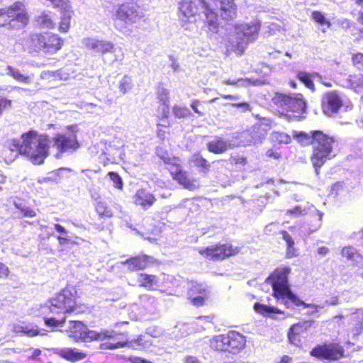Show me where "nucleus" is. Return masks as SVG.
Instances as JSON below:
<instances>
[{"instance_id": "obj_1", "label": "nucleus", "mask_w": 363, "mask_h": 363, "mask_svg": "<svg viewBox=\"0 0 363 363\" xmlns=\"http://www.w3.org/2000/svg\"><path fill=\"white\" fill-rule=\"evenodd\" d=\"M11 151L25 155L34 164H43L49 155L50 140L46 135H38L35 131H29L20 139L9 142Z\"/></svg>"}, {"instance_id": "obj_2", "label": "nucleus", "mask_w": 363, "mask_h": 363, "mask_svg": "<svg viewBox=\"0 0 363 363\" xmlns=\"http://www.w3.org/2000/svg\"><path fill=\"white\" fill-rule=\"evenodd\" d=\"M290 272L291 269L289 267L277 268L267 279L266 281L271 284L272 287L274 297L280 303H283L288 308L303 306L305 308L314 309L308 313L311 315L318 312V306L306 303L291 291L288 280V275Z\"/></svg>"}, {"instance_id": "obj_3", "label": "nucleus", "mask_w": 363, "mask_h": 363, "mask_svg": "<svg viewBox=\"0 0 363 363\" xmlns=\"http://www.w3.org/2000/svg\"><path fill=\"white\" fill-rule=\"evenodd\" d=\"M313 138L312 145L313 148L311 162L315 169L316 174H318V169L328 160L335 157L333 153V145L335 139L322 131H311Z\"/></svg>"}, {"instance_id": "obj_4", "label": "nucleus", "mask_w": 363, "mask_h": 363, "mask_svg": "<svg viewBox=\"0 0 363 363\" xmlns=\"http://www.w3.org/2000/svg\"><path fill=\"white\" fill-rule=\"evenodd\" d=\"M76 298L77 290L74 287L65 288L49 301L50 312L55 314L78 313Z\"/></svg>"}, {"instance_id": "obj_5", "label": "nucleus", "mask_w": 363, "mask_h": 363, "mask_svg": "<svg viewBox=\"0 0 363 363\" xmlns=\"http://www.w3.org/2000/svg\"><path fill=\"white\" fill-rule=\"evenodd\" d=\"M116 334V332L113 330L101 329L99 331L89 330L81 321H70L69 336L77 342L104 341L114 338Z\"/></svg>"}, {"instance_id": "obj_6", "label": "nucleus", "mask_w": 363, "mask_h": 363, "mask_svg": "<svg viewBox=\"0 0 363 363\" xmlns=\"http://www.w3.org/2000/svg\"><path fill=\"white\" fill-rule=\"evenodd\" d=\"M259 29V23L255 21L236 26L235 35L230 39L232 47L242 54L247 45L257 39Z\"/></svg>"}, {"instance_id": "obj_7", "label": "nucleus", "mask_w": 363, "mask_h": 363, "mask_svg": "<svg viewBox=\"0 0 363 363\" xmlns=\"http://www.w3.org/2000/svg\"><path fill=\"white\" fill-rule=\"evenodd\" d=\"M272 97L274 104L286 111H291L298 114L306 113V102L300 93L289 92V94L283 92H274Z\"/></svg>"}, {"instance_id": "obj_8", "label": "nucleus", "mask_w": 363, "mask_h": 363, "mask_svg": "<svg viewBox=\"0 0 363 363\" xmlns=\"http://www.w3.org/2000/svg\"><path fill=\"white\" fill-rule=\"evenodd\" d=\"M138 9V6L134 3L121 4L113 16L116 28L122 33L128 32L126 25L135 23L140 18Z\"/></svg>"}, {"instance_id": "obj_9", "label": "nucleus", "mask_w": 363, "mask_h": 363, "mask_svg": "<svg viewBox=\"0 0 363 363\" xmlns=\"http://www.w3.org/2000/svg\"><path fill=\"white\" fill-rule=\"evenodd\" d=\"M31 45L35 50H43L47 53H55L63 45V40L52 33H34L30 35Z\"/></svg>"}, {"instance_id": "obj_10", "label": "nucleus", "mask_w": 363, "mask_h": 363, "mask_svg": "<svg viewBox=\"0 0 363 363\" xmlns=\"http://www.w3.org/2000/svg\"><path fill=\"white\" fill-rule=\"evenodd\" d=\"M77 133V126L71 125L66 132L57 133L53 138L54 146L60 153L73 152L79 148Z\"/></svg>"}, {"instance_id": "obj_11", "label": "nucleus", "mask_w": 363, "mask_h": 363, "mask_svg": "<svg viewBox=\"0 0 363 363\" xmlns=\"http://www.w3.org/2000/svg\"><path fill=\"white\" fill-rule=\"evenodd\" d=\"M15 21L26 24L28 16L25 11V6L21 2H16L9 7L0 9V26L9 25L15 26L12 22Z\"/></svg>"}, {"instance_id": "obj_12", "label": "nucleus", "mask_w": 363, "mask_h": 363, "mask_svg": "<svg viewBox=\"0 0 363 363\" xmlns=\"http://www.w3.org/2000/svg\"><path fill=\"white\" fill-rule=\"evenodd\" d=\"M240 248L230 244H216L199 250V253L204 257L213 260H223L230 256L237 255Z\"/></svg>"}, {"instance_id": "obj_13", "label": "nucleus", "mask_w": 363, "mask_h": 363, "mask_svg": "<svg viewBox=\"0 0 363 363\" xmlns=\"http://www.w3.org/2000/svg\"><path fill=\"white\" fill-rule=\"evenodd\" d=\"M343 106L346 110L351 107L338 92H327L322 99L323 113L328 116L337 113Z\"/></svg>"}, {"instance_id": "obj_14", "label": "nucleus", "mask_w": 363, "mask_h": 363, "mask_svg": "<svg viewBox=\"0 0 363 363\" xmlns=\"http://www.w3.org/2000/svg\"><path fill=\"white\" fill-rule=\"evenodd\" d=\"M311 354L318 358L337 360L343 357L344 349L337 343L323 344L315 347Z\"/></svg>"}, {"instance_id": "obj_15", "label": "nucleus", "mask_w": 363, "mask_h": 363, "mask_svg": "<svg viewBox=\"0 0 363 363\" xmlns=\"http://www.w3.org/2000/svg\"><path fill=\"white\" fill-rule=\"evenodd\" d=\"M267 126L263 124H255L251 130L245 131L240 136L239 145L247 146L260 143L267 135Z\"/></svg>"}, {"instance_id": "obj_16", "label": "nucleus", "mask_w": 363, "mask_h": 363, "mask_svg": "<svg viewBox=\"0 0 363 363\" xmlns=\"http://www.w3.org/2000/svg\"><path fill=\"white\" fill-rule=\"evenodd\" d=\"M205 4L204 0H181L179 2V10L182 15V20L189 21L190 18H194L205 9Z\"/></svg>"}, {"instance_id": "obj_17", "label": "nucleus", "mask_w": 363, "mask_h": 363, "mask_svg": "<svg viewBox=\"0 0 363 363\" xmlns=\"http://www.w3.org/2000/svg\"><path fill=\"white\" fill-rule=\"evenodd\" d=\"M208 294L209 291L205 284L192 281L189 287L187 294L194 306H201L204 305Z\"/></svg>"}, {"instance_id": "obj_18", "label": "nucleus", "mask_w": 363, "mask_h": 363, "mask_svg": "<svg viewBox=\"0 0 363 363\" xmlns=\"http://www.w3.org/2000/svg\"><path fill=\"white\" fill-rule=\"evenodd\" d=\"M83 44L86 49L101 55L112 53L115 51L114 44L108 40L86 38L83 40Z\"/></svg>"}, {"instance_id": "obj_19", "label": "nucleus", "mask_w": 363, "mask_h": 363, "mask_svg": "<svg viewBox=\"0 0 363 363\" xmlns=\"http://www.w3.org/2000/svg\"><path fill=\"white\" fill-rule=\"evenodd\" d=\"M216 6L219 9L220 18L225 21H231L237 16V8L234 0H214Z\"/></svg>"}, {"instance_id": "obj_20", "label": "nucleus", "mask_w": 363, "mask_h": 363, "mask_svg": "<svg viewBox=\"0 0 363 363\" xmlns=\"http://www.w3.org/2000/svg\"><path fill=\"white\" fill-rule=\"evenodd\" d=\"M226 339L227 349L230 353L237 354L245 346L246 340L245 337L236 331H230L226 335Z\"/></svg>"}, {"instance_id": "obj_21", "label": "nucleus", "mask_w": 363, "mask_h": 363, "mask_svg": "<svg viewBox=\"0 0 363 363\" xmlns=\"http://www.w3.org/2000/svg\"><path fill=\"white\" fill-rule=\"evenodd\" d=\"M287 213L291 214H296V216L306 215L310 213L313 216H317L318 217V222L314 225L313 229H310L309 233L316 231L321 226L323 213L318 210L313 205L308 206L307 208H302L300 206H297L293 209L289 210Z\"/></svg>"}, {"instance_id": "obj_22", "label": "nucleus", "mask_w": 363, "mask_h": 363, "mask_svg": "<svg viewBox=\"0 0 363 363\" xmlns=\"http://www.w3.org/2000/svg\"><path fill=\"white\" fill-rule=\"evenodd\" d=\"M235 147L230 141L226 140L224 138L215 136L211 141L207 143V150L213 154H223L228 150L233 149Z\"/></svg>"}, {"instance_id": "obj_23", "label": "nucleus", "mask_w": 363, "mask_h": 363, "mask_svg": "<svg viewBox=\"0 0 363 363\" xmlns=\"http://www.w3.org/2000/svg\"><path fill=\"white\" fill-rule=\"evenodd\" d=\"M54 353L70 362H77L86 358V353L77 348H55Z\"/></svg>"}, {"instance_id": "obj_24", "label": "nucleus", "mask_w": 363, "mask_h": 363, "mask_svg": "<svg viewBox=\"0 0 363 363\" xmlns=\"http://www.w3.org/2000/svg\"><path fill=\"white\" fill-rule=\"evenodd\" d=\"M154 195L145 189H141L137 191L134 196V202L143 210H147L155 202Z\"/></svg>"}, {"instance_id": "obj_25", "label": "nucleus", "mask_w": 363, "mask_h": 363, "mask_svg": "<svg viewBox=\"0 0 363 363\" xmlns=\"http://www.w3.org/2000/svg\"><path fill=\"white\" fill-rule=\"evenodd\" d=\"M314 321L313 320H307L293 325L290 328L288 333V337L291 343L298 345L300 342V333L307 330L308 328L311 327Z\"/></svg>"}, {"instance_id": "obj_26", "label": "nucleus", "mask_w": 363, "mask_h": 363, "mask_svg": "<svg viewBox=\"0 0 363 363\" xmlns=\"http://www.w3.org/2000/svg\"><path fill=\"white\" fill-rule=\"evenodd\" d=\"M57 16L50 11H43L35 17L36 24L42 28L52 29L56 25Z\"/></svg>"}, {"instance_id": "obj_27", "label": "nucleus", "mask_w": 363, "mask_h": 363, "mask_svg": "<svg viewBox=\"0 0 363 363\" xmlns=\"http://www.w3.org/2000/svg\"><path fill=\"white\" fill-rule=\"evenodd\" d=\"M13 331L16 333H22L28 337H34L38 335H45L46 334L44 329H39L35 325L25 323L13 324Z\"/></svg>"}, {"instance_id": "obj_28", "label": "nucleus", "mask_w": 363, "mask_h": 363, "mask_svg": "<svg viewBox=\"0 0 363 363\" xmlns=\"http://www.w3.org/2000/svg\"><path fill=\"white\" fill-rule=\"evenodd\" d=\"M140 304L143 306V311L139 312V316L143 317L147 314L155 313L157 308L156 301L148 295H143L140 297Z\"/></svg>"}, {"instance_id": "obj_29", "label": "nucleus", "mask_w": 363, "mask_h": 363, "mask_svg": "<svg viewBox=\"0 0 363 363\" xmlns=\"http://www.w3.org/2000/svg\"><path fill=\"white\" fill-rule=\"evenodd\" d=\"M152 257L142 255L127 260L126 264L131 270L143 269L152 262Z\"/></svg>"}, {"instance_id": "obj_30", "label": "nucleus", "mask_w": 363, "mask_h": 363, "mask_svg": "<svg viewBox=\"0 0 363 363\" xmlns=\"http://www.w3.org/2000/svg\"><path fill=\"white\" fill-rule=\"evenodd\" d=\"M341 254L342 257L353 262L354 265L359 267H363V257L357 252L354 247L352 246L345 247L342 248Z\"/></svg>"}, {"instance_id": "obj_31", "label": "nucleus", "mask_w": 363, "mask_h": 363, "mask_svg": "<svg viewBox=\"0 0 363 363\" xmlns=\"http://www.w3.org/2000/svg\"><path fill=\"white\" fill-rule=\"evenodd\" d=\"M201 13H204L206 17V23L209 26V30L213 33H216L218 30V14L213 12L210 9L209 5L206 2L205 9L201 11Z\"/></svg>"}, {"instance_id": "obj_32", "label": "nucleus", "mask_w": 363, "mask_h": 363, "mask_svg": "<svg viewBox=\"0 0 363 363\" xmlns=\"http://www.w3.org/2000/svg\"><path fill=\"white\" fill-rule=\"evenodd\" d=\"M174 178L186 189L192 191L196 188V184L189 179L186 172L182 169L176 171Z\"/></svg>"}, {"instance_id": "obj_33", "label": "nucleus", "mask_w": 363, "mask_h": 363, "mask_svg": "<svg viewBox=\"0 0 363 363\" xmlns=\"http://www.w3.org/2000/svg\"><path fill=\"white\" fill-rule=\"evenodd\" d=\"M254 309L256 312L259 313L264 315H268L271 318H274L276 314L284 313L283 311L276 307L264 305L259 303H255Z\"/></svg>"}, {"instance_id": "obj_34", "label": "nucleus", "mask_w": 363, "mask_h": 363, "mask_svg": "<svg viewBox=\"0 0 363 363\" xmlns=\"http://www.w3.org/2000/svg\"><path fill=\"white\" fill-rule=\"evenodd\" d=\"M191 162L198 168H200V172L204 174H206L209 172L210 164L209 162L201 155L200 152L194 154L191 160Z\"/></svg>"}, {"instance_id": "obj_35", "label": "nucleus", "mask_w": 363, "mask_h": 363, "mask_svg": "<svg viewBox=\"0 0 363 363\" xmlns=\"http://www.w3.org/2000/svg\"><path fill=\"white\" fill-rule=\"evenodd\" d=\"M138 282L141 286L149 289H155L158 286V279L155 275L140 274L138 277Z\"/></svg>"}, {"instance_id": "obj_36", "label": "nucleus", "mask_w": 363, "mask_h": 363, "mask_svg": "<svg viewBox=\"0 0 363 363\" xmlns=\"http://www.w3.org/2000/svg\"><path fill=\"white\" fill-rule=\"evenodd\" d=\"M211 347L218 351L228 352L226 335L214 337L211 341Z\"/></svg>"}, {"instance_id": "obj_37", "label": "nucleus", "mask_w": 363, "mask_h": 363, "mask_svg": "<svg viewBox=\"0 0 363 363\" xmlns=\"http://www.w3.org/2000/svg\"><path fill=\"white\" fill-rule=\"evenodd\" d=\"M7 74L13 77L16 80L19 82L29 84L31 82V77L28 75L22 74L18 69L8 66Z\"/></svg>"}, {"instance_id": "obj_38", "label": "nucleus", "mask_w": 363, "mask_h": 363, "mask_svg": "<svg viewBox=\"0 0 363 363\" xmlns=\"http://www.w3.org/2000/svg\"><path fill=\"white\" fill-rule=\"evenodd\" d=\"M227 84L236 85L237 88H247L249 89L251 86H258L262 84L260 80H251L248 79H239L236 81L235 80H228L226 82Z\"/></svg>"}, {"instance_id": "obj_39", "label": "nucleus", "mask_w": 363, "mask_h": 363, "mask_svg": "<svg viewBox=\"0 0 363 363\" xmlns=\"http://www.w3.org/2000/svg\"><path fill=\"white\" fill-rule=\"evenodd\" d=\"M62 11H64L62 16H61V21L60 22L59 26V30L61 32H67L70 26V20H71V12L69 11V6L66 9H61Z\"/></svg>"}, {"instance_id": "obj_40", "label": "nucleus", "mask_w": 363, "mask_h": 363, "mask_svg": "<svg viewBox=\"0 0 363 363\" xmlns=\"http://www.w3.org/2000/svg\"><path fill=\"white\" fill-rule=\"evenodd\" d=\"M158 99L162 104V117L167 118L169 115V98L168 92H159Z\"/></svg>"}, {"instance_id": "obj_41", "label": "nucleus", "mask_w": 363, "mask_h": 363, "mask_svg": "<svg viewBox=\"0 0 363 363\" xmlns=\"http://www.w3.org/2000/svg\"><path fill=\"white\" fill-rule=\"evenodd\" d=\"M298 80L302 82L306 88L313 89V74L306 72H298L297 74Z\"/></svg>"}, {"instance_id": "obj_42", "label": "nucleus", "mask_w": 363, "mask_h": 363, "mask_svg": "<svg viewBox=\"0 0 363 363\" xmlns=\"http://www.w3.org/2000/svg\"><path fill=\"white\" fill-rule=\"evenodd\" d=\"M350 321L355 322V328L353 330L354 335H358L363 329V317H359V312H356L350 315Z\"/></svg>"}, {"instance_id": "obj_43", "label": "nucleus", "mask_w": 363, "mask_h": 363, "mask_svg": "<svg viewBox=\"0 0 363 363\" xmlns=\"http://www.w3.org/2000/svg\"><path fill=\"white\" fill-rule=\"evenodd\" d=\"M173 115L177 118H186L191 116L190 110L184 106H175L172 109Z\"/></svg>"}, {"instance_id": "obj_44", "label": "nucleus", "mask_w": 363, "mask_h": 363, "mask_svg": "<svg viewBox=\"0 0 363 363\" xmlns=\"http://www.w3.org/2000/svg\"><path fill=\"white\" fill-rule=\"evenodd\" d=\"M281 235L283 239L284 240L287 245V255L291 257L294 256L293 251L294 250V241L292 237L286 231H281Z\"/></svg>"}, {"instance_id": "obj_45", "label": "nucleus", "mask_w": 363, "mask_h": 363, "mask_svg": "<svg viewBox=\"0 0 363 363\" xmlns=\"http://www.w3.org/2000/svg\"><path fill=\"white\" fill-rule=\"evenodd\" d=\"M96 211L101 217L111 218L113 215L111 211L107 208L106 204L104 202H97L96 205Z\"/></svg>"}, {"instance_id": "obj_46", "label": "nucleus", "mask_w": 363, "mask_h": 363, "mask_svg": "<svg viewBox=\"0 0 363 363\" xmlns=\"http://www.w3.org/2000/svg\"><path fill=\"white\" fill-rule=\"evenodd\" d=\"M312 18L320 25H326L328 28L331 26L330 21L326 19L324 14L318 11H315L312 13Z\"/></svg>"}, {"instance_id": "obj_47", "label": "nucleus", "mask_w": 363, "mask_h": 363, "mask_svg": "<svg viewBox=\"0 0 363 363\" xmlns=\"http://www.w3.org/2000/svg\"><path fill=\"white\" fill-rule=\"evenodd\" d=\"M131 344H132L131 342L128 343V342H118L116 343L105 342V343L101 344L100 348L101 350H115V349H118V348L124 347L127 345H128V347H130V345H131Z\"/></svg>"}, {"instance_id": "obj_48", "label": "nucleus", "mask_w": 363, "mask_h": 363, "mask_svg": "<svg viewBox=\"0 0 363 363\" xmlns=\"http://www.w3.org/2000/svg\"><path fill=\"white\" fill-rule=\"evenodd\" d=\"M108 175L113 182L114 186L118 189H122L123 183L120 175L114 172H109Z\"/></svg>"}, {"instance_id": "obj_49", "label": "nucleus", "mask_w": 363, "mask_h": 363, "mask_svg": "<svg viewBox=\"0 0 363 363\" xmlns=\"http://www.w3.org/2000/svg\"><path fill=\"white\" fill-rule=\"evenodd\" d=\"M121 91H128L133 88L132 79L130 77L124 76L119 82Z\"/></svg>"}, {"instance_id": "obj_50", "label": "nucleus", "mask_w": 363, "mask_h": 363, "mask_svg": "<svg viewBox=\"0 0 363 363\" xmlns=\"http://www.w3.org/2000/svg\"><path fill=\"white\" fill-rule=\"evenodd\" d=\"M65 322V317L63 316L61 319H57L55 318H45V323L48 326L57 327L62 326Z\"/></svg>"}, {"instance_id": "obj_51", "label": "nucleus", "mask_w": 363, "mask_h": 363, "mask_svg": "<svg viewBox=\"0 0 363 363\" xmlns=\"http://www.w3.org/2000/svg\"><path fill=\"white\" fill-rule=\"evenodd\" d=\"M273 139L280 143L288 144L291 142V137L284 133L277 132L273 134Z\"/></svg>"}, {"instance_id": "obj_52", "label": "nucleus", "mask_w": 363, "mask_h": 363, "mask_svg": "<svg viewBox=\"0 0 363 363\" xmlns=\"http://www.w3.org/2000/svg\"><path fill=\"white\" fill-rule=\"evenodd\" d=\"M353 65L359 70H363V54L357 53L352 56Z\"/></svg>"}, {"instance_id": "obj_53", "label": "nucleus", "mask_w": 363, "mask_h": 363, "mask_svg": "<svg viewBox=\"0 0 363 363\" xmlns=\"http://www.w3.org/2000/svg\"><path fill=\"white\" fill-rule=\"evenodd\" d=\"M313 74V84H322L325 85L326 87H330L331 83L330 80H324L323 78L317 73Z\"/></svg>"}, {"instance_id": "obj_54", "label": "nucleus", "mask_w": 363, "mask_h": 363, "mask_svg": "<svg viewBox=\"0 0 363 363\" xmlns=\"http://www.w3.org/2000/svg\"><path fill=\"white\" fill-rule=\"evenodd\" d=\"M11 106V101L0 96V116Z\"/></svg>"}, {"instance_id": "obj_55", "label": "nucleus", "mask_w": 363, "mask_h": 363, "mask_svg": "<svg viewBox=\"0 0 363 363\" xmlns=\"http://www.w3.org/2000/svg\"><path fill=\"white\" fill-rule=\"evenodd\" d=\"M230 162L232 164H240L245 166L247 164V160L242 156H234L230 157Z\"/></svg>"}, {"instance_id": "obj_56", "label": "nucleus", "mask_w": 363, "mask_h": 363, "mask_svg": "<svg viewBox=\"0 0 363 363\" xmlns=\"http://www.w3.org/2000/svg\"><path fill=\"white\" fill-rule=\"evenodd\" d=\"M343 187L344 184L342 182H336L332 186L330 192L332 194L337 196L340 194V191L343 190Z\"/></svg>"}, {"instance_id": "obj_57", "label": "nucleus", "mask_w": 363, "mask_h": 363, "mask_svg": "<svg viewBox=\"0 0 363 363\" xmlns=\"http://www.w3.org/2000/svg\"><path fill=\"white\" fill-rule=\"evenodd\" d=\"M9 272V267L4 263L0 262V279H6Z\"/></svg>"}, {"instance_id": "obj_58", "label": "nucleus", "mask_w": 363, "mask_h": 363, "mask_svg": "<svg viewBox=\"0 0 363 363\" xmlns=\"http://www.w3.org/2000/svg\"><path fill=\"white\" fill-rule=\"evenodd\" d=\"M20 211L25 217L33 218L35 216V211L28 207H22Z\"/></svg>"}, {"instance_id": "obj_59", "label": "nucleus", "mask_w": 363, "mask_h": 363, "mask_svg": "<svg viewBox=\"0 0 363 363\" xmlns=\"http://www.w3.org/2000/svg\"><path fill=\"white\" fill-rule=\"evenodd\" d=\"M169 60L171 61L170 67L174 70V72H179L180 69V65H179V62L175 60L174 56L169 55Z\"/></svg>"}, {"instance_id": "obj_60", "label": "nucleus", "mask_w": 363, "mask_h": 363, "mask_svg": "<svg viewBox=\"0 0 363 363\" xmlns=\"http://www.w3.org/2000/svg\"><path fill=\"white\" fill-rule=\"evenodd\" d=\"M53 228L57 233H59L60 234V236H68L67 235L68 232L62 225L56 223V224H54Z\"/></svg>"}, {"instance_id": "obj_61", "label": "nucleus", "mask_w": 363, "mask_h": 363, "mask_svg": "<svg viewBox=\"0 0 363 363\" xmlns=\"http://www.w3.org/2000/svg\"><path fill=\"white\" fill-rule=\"evenodd\" d=\"M233 106L237 107L238 108H240L241 110V111H242V112H245L247 111L250 110V104L246 102L234 104Z\"/></svg>"}, {"instance_id": "obj_62", "label": "nucleus", "mask_w": 363, "mask_h": 363, "mask_svg": "<svg viewBox=\"0 0 363 363\" xmlns=\"http://www.w3.org/2000/svg\"><path fill=\"white\" fill-rule=\"evenodd\" d=\"M41 350L40 349H35L32 351V353L30 356H28V359L30 360L38 361L39 360L38 357L41 354Z\"/></svg>"}, {"instance_id": "obj_63", "label": "nucleus", "mask_w": 363, "mask_h": 363, "mask_svg": "<svg viewBox=\"0 0 363 363\" xmlns=\"http://www.w3.org/2000/svg\"><path fill=\"white\" fill-rule=\"evenodd\" d=\"M130 362L131 363H152L149 360L138 357H130Z\"/></svg>"}, {"instance_id": "obj_64", "label": "nucleus", "mask_w": 363, "mask_h": 363, "mask_svg": "<svg viewBox=\"0 0 363 363\" xmlns=\"http://www.w3.org/2000/svg\"><path fill=\"white\" fill-rule=\"evenodd\" d=\"M200 105V102L199 101H194L191 104V107L194 110V111L198 113L199 116H203V113H202L199 109V106Z\"/></svg>"}]
</instances>
